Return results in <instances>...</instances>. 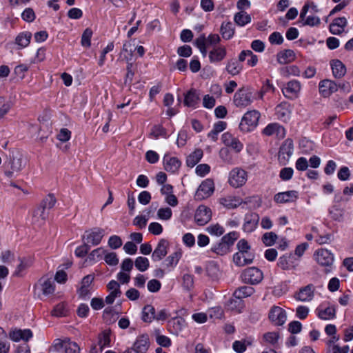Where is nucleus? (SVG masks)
<instances>
[{"instance_id": "f257e3e1", "label": "nucleus", "mask_w": 353, "mask_h": 353, "mask_svg": "<svg viewBox=\"0 0 353 353\" xmlns=\"http://www.w3.org/2000/svg\"><path fill=\"white\" fill-rule=\"evenodd\" d=\"M8 164L10 170H6L4 174L7 177L12 178L14 173L20 172L24 168L22 154L19 151L10 152Z\"/></svg>"}, {"instance_id": "f03ea898", "label": "nucleus", "mask_w": 353, "mask_h": 353, "mask_svg": "<svg viewBox=\"0 0 353 353\" xmlns=\"http://www.w3.org/2000/svg\"><path fill=\"white\" fill-rule=\"evenodd\" d=\"M80 347L77 343L70 340L56 339L50 347L49 352L79 353Z\"/></svg>"}, {"instance_id": "7ed1b4c3", "label": "nucleus", "mask_w": 353, "mask_h": 353, "mask_svg": "<svg viewBox=\"0 0 353 353\" xmlns=\"http://www.w3.org/2000/svg\"><path fill=\"white\" fill-rule=\"evenodd\" d=\"M260 116L259 112L256 110L248 111L241 119V129L243 131L248 132L256 127Z\"/></svg>"}, {"instance_id": "20e7f679", "label": "nucleus", "mask_w": 353, "mask_h": 353, "mask_svg": "<svg viewBox=\"0 0 353 353\" xmlns=\"http://www.w3.org/2000/svg\"><path fill=\"white\" fill-rule=\"evenodd\" d=\"M221 39L218 34H210L208 38L204 36H201L195 40V44L199 49L203 57L207 54V48L210 46L217 44L220 42Z\"/></svg>"}, {"instance_id": "39448f33", "label": "nucleus", "mask_w": 353, "mask_h": 353, "mask_svg": "<svg viewBox=\"0 0 353 353\" xmlns=\"http://www.w3.org/2000/svg\"><path fill=\"white\" fill-rule=\"evenodd\" d=\"M214 190V184L213 180L210 179H205L199 186L194 197L198 201L207 199L210 196Z\"/></svg>"}, {"instance_id": "423d86ee", "label": "nucleus", "mask_w": 353, "mask_h": 353, "mask_svg": "<svg viewBox=\"0 0 353 353\" xmlns=\"http://www.w3.org/2000/svg\"><path fill=\"white\" fill-rule=\"evenodd\" d=\"M247 181V172L239 168H234L229 174V183L234 188L243 186Z\"/></svg>"}, {"instance_id": "0eeeda50", "label": "nucleus", "mask_w": 353, "mask_h": 353, "mask_svg": "<svg viewBox=\"0 0 353 353\" xmlns=\"http://www.w3.org/2000/svg\"><path fill=\"white\" fill-rule=\"evenodd\" d=\"M233 101L237 107L244 108L250 105L252 102V92L242 88L234 94Z\"/></svg>"}, {"instance_id": "6e6552de", "label": "nucleus", "mask_w": 353, "mask_h": 353, "mask_svg": "<svg viewBox=\"0 0 353 353\" xmlns=\"http://www.w3.org/2000/svg\"><path fill=\"white\" fill-rule=\"evenodd\" d=\"M242 276L245 282L250 284H256L262 281L263 275L259 269L252 267L245 270Z\"/></svg>"}, {"instance_id": "1a4fd4ad", "label": "nucleus", "mask_w": 353, "mask_h": 353, "mask_svg": "<svg viewBox=\"0 0 353 353\" xmlns=\"http://www.w3.org/2000/svg\"><path fill=\"white\" fill-rule=\"evenodd\" d=\"M293 142L290 139L284 141L279 152V161L282 165H285L293 153Z\"/></svg>"}, {"instance_id": "9d476101", "label": "nucleus", "mask_w": 353, "mask_h": 353, "mask_svg": "<svg viewBox=\"0 0 353 353\" xmlns=\"http://www.w3.org/2000/svg\"><path fill=\"white\" fill-rule=\"evenodd\" d=\"M212 217V212L210 209L205 205H200L194 215V219L199 225H204L208 223Z\"/></svg>"}, {"instance_id": "9b49d317", "label": "nucleus", "mask_w": 353, "mask_h": 353, "mask_svg": "<svg viewBox=\"0 0 353 353\" xmlns=\"http://www.w3.org/2000/svg\"><path fill=\"white\" fill-rule=\"evenodd\" d=\"M338 90V84L330 79H324L319 83V92L324 97H328Z\"/></svg>"}, {"instance_id": "f8f14e48", "label": "nucleus", "mask_w": 353, "mask_h": 353, "mask_svg": "<svg viewBox=\"0 0 353 353\" xmlns=\"http://www.w3.org/2000/svg\"><path fill=\"white\" fill-rule=\"evenodd\" d=\"M8 336L10 340L14 342H19L20 340L28 341L32 338V332L29 329H14L9 332Z\"/></svg>"}, {"instance_id": "ddd939ff", "label": "nucleus", "mask_w": 353, "mask_h": 353, "mask_svg": "<svg viewBox=\"0 0 353 353\" xmlns=\"http://www.w3.org/2000/svg\"><path fill=\"white\" fill-rule=\"evenodd\" d=\"M269 318L275 325H281L286 321V314L282 308L274 306L270 312Z\"/></svg>"}, {"instance_id": "4468645a", "label": "nucleus", "mask_w": 353, "mask_h": 353, "mask_svg": "<svg viewBox=\"0 0 353 353\" xmlns=\"http://www.w3.org/2000/svg\"><path fill=\"white\" fill-rule=\"evenodd\" d=\"M37 286L45 295L52 294L54 291V280L51 277H41Z\"/></svg>"}, {"instance_id": "2eb2a0df", "label": "nucleus", "mask_w": 353, "mask_h": 353, "mask_svg": "<svg viewBox=\"0 0 353 353\" xmlns=\"http://www.w3.org/2000/svg\"><path fill=\"white\" fill-rule=\"evenodd\" d=\"M314 256L316 261L321 265L330 266L334 261L332 254L327 250H319Z\"/></svg>"}, {"instance_id": "dca6fc26", "label": "nucleus", "mask_w": 353, "mask_h": 353, "mask_svg": "<svg viewBox=\"0 0 353 353\" xmlns=\"http://www.w3.org/2000/svg\"><path fill=\"white\" fill-rule=\"evenodd\" d=\"M107 287L110 293L106 296L105 302L108 304H112L116 298L120 297L121 295L120 285L117 281L112 280L109 282Z\"/></svg>"}, {"instance_id": "f3484780", "label": "nucleus", "mask_w": 353, "mask_h": 353, "mask_svg": "<svg viewBox=\"0 0 353 353\" xmlns=\"http://www.w3.org/2000/svg\"><path fill=\"white\" fill-rule=\"evenodd\" d=\"M47 209L39 205L32 212V219L34 223L43 225L48 217Z\"/></svg>"}, {"instance_id": "a211bd4d", "label": "nucleus", "mask_w": 353, "mask_h": 353, "mask_svg": "<svg viewBox=\"0 0 353 353\" xmlns=\"http://www.w3.org/2000/svg\"><path fill=\"white\" fill-rule=\"evenodd\" d=\"M168 242L165 239H161L159 242L157 248L152 253L154 261H160L165 257L168 253Z\"/></svg>"}, {"instance_id": "6ab92c4d", "label": "nucleus", "mask_w": 353, "mask_h": 353, "mask_svg": "<svg viewBox=\"0 0 353 353\" xmlns=\"http://www.w3.org/2000/svg\"><path fill=\"white\" fill-rule=\"evenodd\" d=\"M104 236V230L101 228H95L91 230L86 236L87 243H91L93 245L99 244Z\"/></svg>"}, {"instance_id": "aec40b11", "label": "nucleus", "mask_w": 353, "mask_h": 353, "mask_svg": "<svg viewBox=\"0 0 353 353\" xmlns=\"http://www.w3.org/2000/svg\"><path fill=\"white\" fill-rule=\"evenodd\" d=\"M263 134L267 136L275 135L278 138H283L285 129L277 123H271L264 128Z\"/></svg>"}, {"instance_id": "412c9836", "label": "nucleus", "mask_w": 353, "mask_h": 353, "mask_svg": "<svg viewBox=\"0 0 353 353\" xmlns=\"http://www.w3.org/2000/svg\"><path fill=\"white\" fill-rule=\"evenodd\" d=\"M347 23V21L345 17L336 18L330 25V31L333 34H339L344 31Z\"/></svg>"}, {"instance_id": "4be33fe9", "label": "nucleus", "mask_w": 353, "mask_h": 353, "mask_svg": "<svg viewBox=\"0 0 353 353\" xmlns=\"http://www.w3.org/2000/svg\"><path fill=\"white\" fill-rule=\"evenodd\" d=\"M164 168L168 172L174 173L181 166V161L176 157H170L167 154L163 158Z\"/></svg>"}, {"instance_id": "5701e85b", "label": "nucleus", "mask_w": 353, "mask_h": 353, "mask_svg": "<svg viewBox=\"0 0 353 353\" xmlns=\"http://www.w3.org/2000/svg\"><path fill=\"white\" fill-rule=\"evenodd\" d=\"M300 89V83L296 81H292L288 83L286 87L282 90V92L285 97L292 98L296 96Z\"/></svg>"}, {"instance_id": "b1692460", "label": "nucleus", "mask_w": 353, "mask_h": 353, "mask_svg": "<svg viewBox=\"0 0 353 353\" xmlns=\"http://www.w3.org/2000/svg\"><path fill=\"white\" fill-rule=\"evenodd\" d=\"M333 75L335 78H341L346 73L345 65L339 59L332 60L330 62Z\"/></svg>"}, {"instance_id": "393cba45", "label": "nucleus", "mask_w": 353, "mask_h": 353, "mask_svg": "<svg viewBox=\"0 0 353 353\" xmlns=\"http://www.w3.org/2000/svg\"><path fill=\"white\" fill-rule=\"evenodd\" d=\"M243 203V200L234 196H228L220 199V203L227 208H235Z\"/></svg>"}, {"instance_id": "a878e982", "label": "nucleus", "mask_w": 353, "mask_h": 353, "mask_svg": "<svg viewBox=\"0 0 353 353\" xmlns=\"http://www.w3.org/2000/svg\"><path fill=\"white\" fill-rule=\"evenodd\" d=\"M295 59V54L292 50H284L277 54V61L281 64H287Z\"/></svg>"}, {"instance_id": "bb28decb", "label": "nucleus", "mask_w": 353, "mask_h": 353, "mask_svg": "<svg viewBox=\"0 0 353 353\" xmlns=\"http://www.w3.org/2000/svg\"><path fill=\"white\" fill-rule=\"evenodd\" d=\"M94 280V276L89 274L83 277L81 281V286L79 289V296L85 297L90 292V288Z\"/></svg>"}, {"instance_id": "cd10ccee", "label": "nucleus", "mask_w": 353, "mask_h": 353, "mask_svg": "<svg viewBox=\"0 0 353 353\" xmlns=\"http://www.w3.org/2000/svg\"><path fill=\"white\" fill-rule=\"evenodd\" d=\"M276 114L278 117L284 121L290 119L291 114V109L290 105L287 103H281L276 108Z\"/></svg>"}, {"instance_id": "c85d7f7f", "label": "nucleus", "mask_w": 353, "mask_h": 353, "mask_svg": "<svg viewBox=\"0 0 353 353\" xmlns=\"http://www.w3.org/2000/svg\"><path fill=\"white\" fill-rule=\"evenodd\" d=\"M226 54L225 48L217 47L213 48L209 52V59L211 62H219L224 59Z\"/></svg>"}, {"instance_id": "c756f323", "label": "nucleus", "mask_w": 353, "mask_h": 353, "mask_svg": "<svg viewBox=\"0 0 353 353\" xmlns=\"http://www.w3.org/2000/svg\"><path fill=\"white\" fill-rule=\"evenodd\" d=\"M296 198V192L295 191H288L279 192L274 196V201L279 203L290 202Z\"/></svg>"}, {"instance_id": "7c9ffc66", "label": "nucleus", "mask_w": 353, "mask_h": 353, "mask_svg": "<svg viewBox=\"0 0 353 353\" xmlns=\"http://www.w3.org/2000/svg\"><path fill=\"white\" fill-rule=\"evenodd\" d=\"M149 347V340L147 336L139 337L134 343L132 349L139 353H145Z\"/></svg>"}, {"instance_id": "2f4dec72", "label": "nucleus", "mask_w": 353, "mask_h": 353, "mask_svg": "<svg viewBox=\"0 0 353 353\" xmlns=\"http://www.w3.org/2000/svg\"><path fill=\"white\" fill-rule=\"evenodd\" d=\"M248 254L244 252H237L233 256V261L234 263L238 266H243L245 265L251 263L253 258L247 256Z\"/></svg>"}, {"instance_id": "473e14b6", "label": "nucleus", "mask_w": 353, "mask_h": 353, "mask_svg": "<svg viewBox=\"0 0 353 353\" xmlns=\"http://www.w3.org/2000/svg\"><path fill=\"white\" fill-rule=\"evenodd\" d=\"M220 32L221 36L225 39H230L234 34V28L232 22L223 23Z\"/></svg>"}, {"instance_id": "72a5a7b5", "label": "nucleus", "mask_w": 353, "mask_h": 353, "mask_svg": "<svg viewBox=\"0 0 353 353\" xmlns=\"http://www.w3.org/2000/svg\"><path fill=\"white\" fill-rule=\"evenodd\" d=\"M137 46L132 42L125 43L123 45V50L121 53V56L127 61L132 59L133 52L136 50Z\"/></svg>"}, {"instance_id": "f704fd0d", "label": "nucleus", "mask_w": 353, "mask_h": 353, "mask_svg": "<svg viewBox=\"0 0 353 353\" xmlns=\"http://www.w3.org/2000/svg\"><path fill=\"white\" fill-rule=\"evenodd\" d=\"M202 157L203 151L201 149H196L188 157L186 160L187 165L192 168L200 161Z\"/></svg>"}, {"instance_id": "c9c22d12", "label": "nucleus", "mask_w": 353, "mask_h": 353, "mask_svg": "<svg viewBox=\"0 0 353 353\" xmlns=\"http://www.w3.org/2000/svg\"><path fill=\"white\" fill-rule=\"evenodd\" d=\"M199 101V97L196 91L190 90L185 96L184 104L188 107H194Z\"/></svg>"}, {"instance_id": "e433bc0d", "label": "nucleus", "mask_w": 353, "mask_h": 353, "mask_svg": "<svg viewBox=\"0 0 353 353\" xmlns=\"http://www.w3.org/2000/svg\"><path fill=\"white\" fill-rule=\"evenodd\" d=\"M318 316L323 320L333 319L336 315V309L334 307H327L324 310H317Z\"/></svg>"}, {"instance_id": "4c0bfd02", "label": "nucleus", "mask_w": 353, "mask_h": 353, "mask_svg": "<svg viewBox=\"0 0 353 353\" xmlns=\"http://www.w3.org/2000/svg\"><path fill=\"white\" fill-rule=\"evenodd\" d=\"M254 292V289L249 286H243L236 289L234 292V296L238 299L251 296Z\"/></svg>"}, {"instance_id": "58836bf2", "label": "nucleus", "mask_w": 353, "mask_h": 353, "mask_svg": "<svg viewBox=\"0 0 353 353\" xmlns=\"http://www.w3.org/2000/svg\"><path fill=\"white\" fill-rule=\"evenodd\" d=\"M234 21L235 23L241 26H243L251 21V17L250 14L244 11H241L237 12L234 15Z\"/></svg>"}, {"instance_id": "ea45409f", "label": "nucleus", "mask_w": 353, "mask_h": 353, "mask_svg": "<svg viewBox=\"0 0 353 353\" xmlns=\"http://www.w3.org/2000/svg\"><path fill=\"white\" fill-rule=\"evenodd\" d=\"M110 330H105L98 336V345L103 349L109 345L110 343Z\"/></svg>"}, {"instance_id": "a19ab883", "label": "nucleus", "mask_w": 353, "mask_h": 353, "mask_svg": "<svg viewBox=\"0 0 353 353\" xmlns=\"http://www.w3.org/2000/svg\"><path fill=\"white\" fill-rule=\"evenodd\" d=\"M31 37V33L29 32L20 33L16 37L15 42L19 46L25 48L29 45Z\"/></svg>"}, {"instance_id": "79ce46f5", "label": "nucleus", "mask_w": 353, "mask_h": 353, "mask_svg": "<svg viewBox=\"0 0 353 353\" xmlns=\"http://www.w3.org/2000/svg\"><path fill=\"white\" fill-rule=\"evenodd\" d=\"M155 310L150 305H145L142 311V319L145 322H151L155 318Z\"/></svg>"}, {"instance_id": "37998d69", "label": "nucleus", "mask_w": 353, "mask_h": 353, "mask_svg": "<svg viewBox=\"0 0 353 353\" xmlns=\"http://www.w3.org/2000/svg\"><path fill=\"white\" fill-rule=\"evenodd\" d=\"M167 133L165 128L161 125H155L151 130L149 136L154 139H158L160 137L167 138Z\"/></svg>"}, {"instance_id": "c03bdc74", "label": "nucleus", "mask_w": 353, "mask_h": 353, "mask_svg": "<svg viewBox=\"0 0 353 353\" xmlns=\"http://www.w3.org/2000/svg\"><path fill=\"white\" fill-rule=\"evenodd\" d=\"M57 202V199L53 194H48L40 203V205L46 209L52 208Z\"/></svg>"}, {"instance_id": "a18cd8bd", "label": "nucleus", "mask_w": 353, "mask_h": 353, "mask_svg": "<svg viewBox=\"0 0 353 353\" xmlns=\"http://www.w3.org/2000/svg\"><path fill=\"white\" fill-rule=\"evenodd\" d=\"M67 314L68 310L63 303L57 304L51 312V315L54 317H63Z\"/></svg>"}, {"instance_id": "49530a36", "label": "nucleus", "mask_w": 353, "mask_h": 353, "mask_svg": "<svg viewBox=\"0 0 353 353\" xmlns=\"http://www.w3.org/2000/svg\"><path fill=\"white\" fill-rule=\"evenodd\" d=\"M92 30L90 28H86L81 36V45L84 47L89 48L91 46V37L92 36Z\"/></svg>"}, {"instance_id": "de8ad7c7", "label": "nucleus", "mask_w": 353, "mask_h": 353, "mask_svg": "<svg viewBox=\"0 0 353 353\" xmlns=\"http://www.w3.org/2000/svg\"><path fill=\"white\" fill-rule=\"evenodd\" d=\"M227 307L230 310L240 312L242 309V301L236 298V299H231L227 303Z\"/></svg>"}, {"instance_id": "09e8293b", "label": "nucleus", "mask_w": 353, "mask_h": 353, "mask_svg": "<svg viewBox=\"0 0 353 353\" xmlns=\"http://www.w3.org/2000/svg\"><path fill=\"white\" fill-rule=\"evenodd\" d=\"M277 239V235L272 232H266L263 234L262 240L266 246H272Z\"/></svg>"}, {"instance_id": "8fccbe9b", "label": "nucleus", "mask_w": 353, "mask_h": 353, "mask_svg": "<svg viewBox=\"0 0 353 353\" xmlns=\"http://www.w3.org/2000/svg\"><path fill=\"white\" fill-rule=\"evenodd\" d=\"M229 250L230 248H228V245L225 244L221 241L212 248V251L219 255H224L228 253Z\"/></svg>"}, {"instance_id": "3c124183", "label": "nucleus", "mask_w": 353, "mask_h": 353, "mask_svg": "<svg viewBox=\"0 0 353 353\" xmlns=\"http://www.w3.org/2000/svg\"><path fill=\"white\" fill-rule=\"evenodd\" d=\"M134 264L136 268L141 272L145 271L149 267L148 260L146 258L141 256L136 259Z\"/></svg>"}, {"instance_id": "603ef678", "label": "nucleus", "mask_w": 353, "mask_h": 353, "mask_svg": "<svg viewBox=\"0 0 353 353\" xmlns=\"http://www.w3.org/2000/svg\"><path fill=\"white\" fill-rule=\"evenodd\" d=\"M241 67L236 61H230L228 62L226 70L232 75H236L240 72Z\"/></svg>"}, {"instance_id": "864d4df0", "label": "nucleus", "mask_w": 353, "mask_h": 353, "mask_svg": "<svg viewBox=\"0 0 353 353\" xmlns=\"http://www.w3.org/2000/svg\"><path fill=\"white\" fill-rule=\"evenodd\" d=\"M71 138V131L67 128H61L57 135V139L61 142L65 143Z\"/></svg>"}, {"instance_id": "5fc2aeb1", "label": "nucleus", "mask_w": 353, "mask_h": 353, "mask_svg": "<svg viewBox=\"0 0 353 353\" xmlns=\"http://www.w3.org/2000/svg\"><path fill=\"white\" fill-rule=\"evenodd\" d=\"M104 260L109 265H117L119 263V259L114 252L106 253L104 254Z\"/></svg>"}, {"instance_id": "6e6d98bb", "label": "nucleus", "mask_w": 353, "mask_h": 353, "mask_svg": "<svg viewBox=\"0 0 353 353\" xmlns=\"http://www.w3.org/2000/svg\"><path fill=\"white\" fill-rule=\"evenodd\" d=\"M105 254V250L102 248H97V249L92 250L90 253V254L88 256V259L90 261L99 260Z\"/></svg>"}, {"instance_id": "4d7b16f0", "label": "nucleus", "mask_w": 353, "mask_h": 353, "mask_svg": "<svg viewBox=\"0 0 353 353\" xmlns=\"http://www.w3.org/2000/svg\"><path fill=\"white\" fill-rule=\"evenodd\" d=\"M207 231L210 234L216 236H221L224 233V229L219 224H215L208 227Z\"/></svg>"}, {"instance_id": "13d9d810", "label": "nucleus", "mask_w": 353, "mask_h": 353, "mask_svg": "<svg viewBox=\"0 0 353 353\" xmlns=\"http://www.w3.org/2000/svg\"><path fill=\"white\" fill-rule=\"evenodd\" d=\"M108 245L112 249H117L122 245L121 239L117 235L110 237L108 240Z\"/></svg>"}, {"instance_id": "bf43d9fd", "label": "nucleus", "mask_w": 353, "mask_h": 353, "mask_svg": "<svg viewBox=\"0 0 353 353\" xmlns=\"http://www.w3.org/2000/svg\"><path fill=\"white\" fill-rule=\"evenodd\" d=\"M297 15H298V10L294 8H292L288 11V12L285 15V19L281 18L279 20L281 21V22L283 23V26H286L287 25L286 19H288V20L294 19L296 17Z\"/></svg>"}, {"instance_id": "052dcab7", "label": "nucleus", "mask_w": 353, "mask_h": 353, "mask_svg": "<svg viewBox=\"0 0 353 353\" xmlns=\"http://www.w3.org/2000/svg\"><path fill=\"white\" fill-rule=\"evenodd\" d=\"M14 258V253L10 250H6L1 254V259L3 263H9Z\"/></svg>"}, {"instance_id": "680f3d73", "label": "nucleus", "mask_w": 353, "mask_h": 353, "mask_svg": "<svg viewBox=\"0 0 353 353\" xmlns=\"http://www.w3.org/2000/svg\"><path fill=\"white\" fill-rule=\"evenodd\" d=\"M269 41L272 44L280 45L283 41V37L281 34V33L278 32H274L272 34H271L270 36L269 37Z\"/></svg>"}, {"instance_id": "e2e57ef3", "label": "nucleus", "mask_w": 353, "mask_h": 353, "mask_svg": "<svg viewBox=\"0 0 353 353\" xmlns=\"http://www.w3.org/2000/svg\"><path fill=\"white\" fill-rule=\"evenodd\" d=\"M293 169L291 168H284L280 171L279 176L283 181L290 180L293 175Z\"/></svg>"}, {"instance_id": "0e129e2a", "label": "nucleus", "mask_w": 353, "mask_h": 353, "mask_svg": "<svg viewBox=\"0 0 353 353\" xmlns=\"http://www.w3.org/2000/svg\"><path fill=\"white\" fill-rule=\"evenodd\" d=\"M157 216L161 219L168 220L172 216V210L169 208H160L158 210Z\"/></svg>"}, {"instance_id": "69168bd1", "label": "nucleus", "mask_w": 353, "mask_h": 353, "mask_svg": "<svg viewBox=\"0 0 353 353\" xmlns=\"http://www.w3.org/2000/svg\"><path fill=\"white\" fill-rule=\"evenodd\" d=\"M236 239V233L230 232L226 235H225L222 239L221 241L225 244L228 245V248H230L231 245H233L234 241Z\"/></svg>"}, {"instance_id": "338daca9", "label": "nucleus", "mask_w": 353, "mask_h": 353, "mask_svg": "<svg viewBox=\"0 0 353 353\" xmlns=\"http://www.w3.org/2000/svg\"><path fill=\"white\" fill-rule=\"evenodd\" d=\"M308 166V161L304 157L299 158L296 162V168L299 171H305Z\"/></svg>"}, {"instance_id": "774afa93", "label": "nucleus", "mask_w": 353, "mask_h": 353, "mask_svg": "<svg viewBox=\"0 0 353 353\" xmlns=\"http://www.w3.org/2000/svg\"><path fill=\"white\" fill-rule=\"evenodd\" d=\"M23 20L32 22L35 19V14L32 8H26L21 14Z\"/></svg>"}]
</instances>
